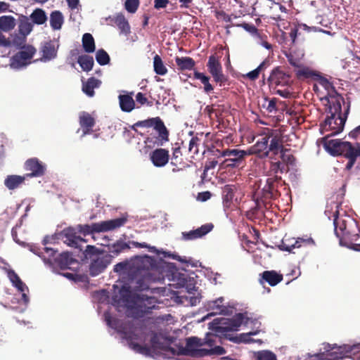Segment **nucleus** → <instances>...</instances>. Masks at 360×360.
<instances>
[{
  "instance_id": "nucleus-19",
  "label": "nucleus",
  "mask_w": 360,
  "mask_h": 360,
  "mask_svg": "<svg viewBox=\"0 0 360 360\" xmlns=\"http://www.w3.org/2000/svg\"><path fill=\"white\" fill-rule=\"evenodd\" d=\"M8 277L13 285L15 287L19 292H22V301L23 304L27 306L30 302V298L27 294L29 291L27 286L13 270L8 271Z\"/></svg>"
},
{
  "instance_id": "nucleus-12",
  "label": "nucleus",
  "mask_w": 360,
  "mask_h": 360,
  "mask_svg": "<svg viewBox=\"0 0 360 360\" xmlns=\"http://www.w3.org/2000/svg\"><path fill=\"white\" fill-rule=\"evenodd\" d=\"M36 53L32 46H25L10 58L9 65L13 70H21L31 63V60Z\"/></svg>"
},
{
  "instance_id": "nucleus-61",
  "label": "nucleus",
  "mask_w": 360,
  "mask_h": 360,
  "mask_svg": "<svg viewBox=\"0 0 360 360\" xmlns=\"http://www.w3.org/2000/svg\"><path fill=\"white\" fill-rule=\"evenodd\" d=\"M210 196H211L210 193L209 191H206V192L199 193L198 199L201 201H206L207 200L210 199Z\"/></svg>"
},
{
  "instance_id": "nucleus-26",
  "label": "nucleus",
  "mask_w": 360,
  "mask_h": 360,
  "mask_svg": "<svg viewBox=\"0 0 360 360\" xmlns=\"http://www.w3.org/2000/svg\"><path fill=\"white\" fill-rule=\"evenodd\" d=\"M168 321V319H165L164 316H158L155 319V320L153 319H148L146 321L145 323H142L143 326L147 328L149 332L152 334L161 333L163 336L167 337L165 334L162 333V324H164V321Z\"/></svg>"
},
{
  "instance_id": "nucleus-43",
  "label": "nucleus",
  "mask_w": 360,
  "mask_h": 360,
  "mask_svg": "<svg viewBox=\"0 0 360 360\" xmlns=\"http://www.w3.org/2000/svg\"><path fill=\"white\" fill-rule=\"evenodd\" d=\"M194 77L197 79L200 80V82L204 85V90L206 93H210L213 91V86L210 83V77L206 76L205 74L195 72Z\"/></svg>"
},
{
  "instance_id": "nucleus-54",
  "label": "nucleus",
  "mask_w": 360,
  "mask_h": 360,
  "mask_svg": "<svg viewBox=\"0 0 360 360\" xmlns=\"http://www.w3.org/2000/svg\"><path fill=\"white\" fill-rule=\"evenodd\" d=\"M11 44V41L2 34L1 31H0V46L9 47Z\"/></svg>"
},
{
  "instance_id": "nucleus-35",
  "label": "nucleus",
  "mask_w": 360,
  "mask_h": 360,
  "mask_svg": "<svg viewBox=\"0 0 360 360\" xmlns=\"http://www.w3.org/2000/svg\"><path fill=\"white\" fill-rule=\"evenodd\" d=\"M262 278L271 286L276 285L283 279V276L274 271H265L262 274Z\"/></svg>"
},
{
  "instance_id": "nucleus-17",
  "label": "nucleus",
  "mask_w": 360,
  "mask_h": 360,
  "mask_svg": "<svg viewBox=\"0 0 360 360\" xmlns=\"http://www.w3.org/2000/svg\"><path fill=\"white\" fill-rule=\"evenodd\" d=\"M207 66L209 72L216 82L222 83L226 80L221 63L215 56L212 55L209 57Z\"/></svg>"
},
{
  "instance_id": "nucleus-41",
  "label": "nucleus",
  "mask_w": 360,
  "mask_h": 360,
  "mask_svg": "<svg viewBox=\"0 0 360 360\" xmlns=\"http://www.w3.org/2000/svg\"><path fill=\"white\" fill-rule=\"evenodd\" d=\"M78 63L84 71L91 70L94 65V59L91 56L82 55L78 58Z\"/></svg>"
},
{
  "instance_id": "nucleus-8",
  "label": "nucleus",
  "mask_w": 360,
  "mask_h": 360,
  "mask_svg": "<svg viewBox=\"0 0 360 360\" xmlns=\"http://www.w3.org/2000/svg\"><path fill=\"white\" fill-rule=\"evenodd\" d=\"M324 349L323 352L314 355L313 360H340L353 356L359 360L360 358V343L340 346L327 345Z\"/></svg>"
},
{
  "instance_id": "nucleus-21",
  "label": "nucleus",
  "mask_w": 360,
  "mask_h": 360,
  "mask_svg": "<svg viewBox=\"0 0 360 360\" xmlns=\"http://www.w3.org/2000/svg\"><path fill=\"white\" fill-rule=\"evenodd\" d=\"M269 137L267 136H262L259 138L256 142V143L252 146L248 150H246L248 153V155L252 154H257L259 155L262 152H264L260 156L262 158L267 157L269 155V150H266L268 148Z\"/></svg>"
},
{
  "instance_id": "nucleus-62",
  "label": "nucleus",
  "mask_w": 360,
  "mask_h": 360,
  "mask_svg": "<svg viewBox=\"0 0 360 360\" xmlns=\"http://www.w3.org/2000/svg\"><path fill=\"white\" fill-rule=\"evenodd\" d=\"M218 164L217 160H212L207 162L205 165V169L209 170L211 169H214Z\"/></svg>"
},
{
  "instance_id": "nucleus-4",
  "label": "nucleus",
  "mask_w": 360,
  "mask_h": 360,
  "mask_svg": "<svg viewBox=\"0 0 360 360\" xmlns=\"http://www.w3.org/2000/svg\"><path fill=\"white\" fill-rule=\"evenodd\" d=\"M246 326L252 328V330L243 333L240 335L242 341L244 342H259L262 343V340L251 338V336L256 335L259 333L261 323L256 319L249 318L247 314H238L232 319H216L212 323L213 328L217 332L234 331L238 330L241 326Z\"/></svg>"
},
{
  "instance_id": "nucleus-1",
  "label": "nucleus",
  "mask_w": 360,
  "mask_h": 360,
  "mask_svg": "<svg viewBox=\"0 0 360 360\" xmlns=\"http://www.w3.org/2000/svg\"><path fill=\"white\" fill-rule=\"evenodd\" d=\"M137 273L130 284L114 285L115 295L112 304L121 311L125 309L127 316L135 318L142 316L150 310L156 309L160 302L155 296L149 294L136 293L132 289L143 291L150 288L153 282H160L165 277L155 266V259L148 255L141 256L136 259Z\"/></svg>"
},
{
  "instance_id": "nucleus-11",
  "label": "nucleus",
  "mask_w": 360,
  "mask_h": 360,
  "mask_svg": "<svg viewBox=\"0 0 360 360\" xmlns=\"http://www.w3.org/2000/svg\"><path fill=\"white\" fill-rule=\"evenodd\" d=\"M330 136H326L323 139V144L325 149L333 155H350V153H356L357 150H353L356 148L355 145H352L347 141H342L339 139H328Z\"/></svg>"
},
{
  "instance_id": "nucleus-51",
  "label": "nucleus",
  "mask_w": 360,
  "mask_h": 360,
  "mask_svg": "<svg viewBox=\"0 0 360 360\" xmlns=\"http://www.w3.org/2000/svg\"><path fill=\"white\" fill-rule=\"evenodd\" d=\"M139 5V0H126L124 4L125 9L131 13H134Z\"/></svg>"
},
{
  "instance_id": "nucleus-49",
  "label": "nucleus",
  "mask_w": 360,
  "mask_h": 360,
  "mask_svg": "<svg viewBox=\"0 0 360 360\" xmlns=\"http://www.w3.org/2000/svg\"><path fill=\"white\" fill-rule=\"evenodd\" d=\"M96 60L101 65H105L109 63L110 57L106 51L100 49L96 53Z\"/></svg>"
},
{
  "instance_id": "nucleus-9",
  "label": "nucleus",
  "mask_w": 360,
  "mask_h": 360,
  "mask_svg": "<svg viewBox=\"0 0 360 360\" xmlns=\"http://www.w3.org/2000/svg\"><path fill=\"white\" fill-rule=\"evenodd\" d=\"M85 257L91 260L89 271L95 276L103 272L111 263L112 256L107 252L100 251L96 247L87 245L84 252Z\"/></svg>"
},
{
  "instance_id": "nucleus-31",
  "label": "nucleus",
  "mask_w": 360,
  "mask_h": 360,
  "mask_svg": "<svg viewBox=\"0 0 360 360\" xmlns=\"http://www.w3.org/2000/svg\"><path fill=\"white\" fill-rule=\"evenodd\" d=\"M112 19L120 29L121 34L127 36L130 33V26L123 14L117 13Z\"/></svg>"
},
{
  "instance_id": "nucleus-55",
  "label": "nucleus",
  "mask_w": 360,
  "mask_h": 360,
  "mask_svg": "<svg viewBox=\"0 0 360 360\" xmlns=\"http://www.w3.org/2000/svg\"><path fill=\"white\" fill-rule=\"evenodd\" d=\"M241 27H243L246 31L251 33L252 37L258 32L257 29L252 25L244 23L241 25Z\"/></svg>"
},
{
  "instance_id": "nucleus-18",
  "label": "nucleus",
  "mask_w": 360,
  "mask_h": 360,
  "mask_svg": "<svg viewBox=\"0 0 360 360\" xmlns=\"http://www.w3.org/2000/svg\"><path fill=\"white\" fill-rule=\"evenodd\" d=\"M25 169L31 172V173L25 174L27 178L38 177L44 175L46 165L37 158H30L25 162Z\"/></svg>"
},
{
  "instance_id": "nucleus-16",
  "label": "nucleus",
  "mask_w": 360,
  "mask_h": 360,
  "mask_svg": "<svg viewBox=\"0 0 360 360\" xmlns=\"http://www.w3.org/2000/svg\"><path fill=\"white\" fill-rule=\"evenodd\" d=\"M314 241L311 237L295 238H284L280 245V249L291 252L293 249L299 248L302 245H314Z\"/></svg>"
},
{
  "instance_id": "nucleus-3",
  "label": "nucleus",
  "mask_w": 360,
  "mask_h": 360,
  "mask_svg": "<svg viewBox=\"0 0 360 360\" xmlns=\"http://www.w3.org/2000/svg\"><path fill=\"white\" fill-rule=\"evenodd\" d=\"M169 290L172 292L173 298L184 306H195L200 302L201 296L198 292L193 278L186 274L174 272L168 276Z\"/></svg>"
},
{
  "instance_id": "nucleus-37",
  "label": "nucleus",
  "mask_w": 360,
  "mask_h": 360,
  "mask_svg": "<svg viewBox=\"0 0 360 360\" xmlns=\"http://www.w3.org/2000/svg\"><path fill=\"white\" fill-rule=\"evenodd\" d=\"M101 81L94 78H89L85 83L83 84L82 91L88 96L92 97L94 95V89L98 88L101 85Z\"/></svg>"
},
{
  "instance_id": "nucleus-33",
  "label": "nucleus",
  "mask_w": 360,
  "mask_h": 360,
  "mask_svg": "<svg viewBox=\"0 0 360 360\" xmlns=\"http://www.w3.org/2000/svg\"><path fill=\"white\" fill-rule=\"evenodd\" d=\"M18 29L20 34L26 37L32 31L33 24L30 21L28 17L21 15L19 17Z\"/></svg>"
},
{
  "instance_id": "nucleus-6",
  "label": "nucleus",
  "mask_w": 360,
  "mask_h": 360,
  "mask_svg": "<svg viewBox=\"0 0 360 360\" xmlns=\"http://www.w3.org/2000/svg\"><path fill=\"white\" fill-rule=\"evenodd\" d=\"M333 224L335 226V233L340 238V245L349 249L360 251V244L354 243L359 238L358 233H352L349 229H356V222L348 218L344 219L338 217V211L334 213Z\"/></svg>"
},
{
  "instance_id": "nucleus-14",
  "label": "nucleus",
  "mask_w": 360,
  "mask_h": 360,
  "mask_svg": "<svg viewBox=\"0 0 360 360\" xmlns=\"http://www.w3.org/2000/svg\"><path fill=\"white\" fill-rule=\"evenodd\" d=\"M207 310L210 311V313L206 316L202 318V321H205L210 316L216 314H224L228 315L233 312V307L226 305L224 303V298L219 297L215 300L209 301L205 305Z\"/></svg>"
},
{
  "instance_id": "nucleus-7",
  "label": "nucleus",
  "mask_w": 360,
  "mask_h": 360,
  "mask_svg": "<svg viewBox=\"0 0 360 360\" xmlns=\"http://www.w3.org/2000/svg\"><path fill=\"white\" fill-rule=\"evenodd\" d=\"M328 114L323 124H321L320 131L321 134L330 132L327 136L338 134L343 130L346 121V116L341 115V104L339 98H332L328 101Z\"/></svg>"
},
{
  "instance_id": "nucleus-58",
  "label": "nucleus",
  "mask_w": 360,
  "mask_h": 360,
  "mask_svg": "<svg viewBox=\"0 0 360 360\" xmlns=\"http://www.w3.org/2000/svg\"><path fill=\"white\" fill-rule=\"evenodd\" d=\"M66 1L71 10L77 9L79 6V0H66Z\"/></svg>"
},
{
  "instance_id": "nucleus-40",
  "label": "nucleus",
  "mask_w": 360,
  "mask_h": 360,
  "mask_svg": "<svg viewBox=\"0 0 360 360\" xmlns=\"http://www.w3.org/2000/svg\"><path fill=\"white\" fill-rule=\"evenodd\" d=\"M153 68L157 75H165L167 72V68L164 65L160 56L155 55L153 58Z\"/></svg>"
},
{
  "instance_id": "nucleus-48",
  "label": "nucleus",
  "mask_w": 360,
  "mask_h": 360,
  "mask_svg": "<svg viewBox=\"0 0 360 360\" xmlns=\"http://www.w3.org/2000/svg\"><path fill=\"white\" fill-rule=\"evenodd\" d=\"M253 38L257 44L262 46L268 50L271 49V45L266 41L267 37L266 35L261 34L259 32H257L253 36Z\"/></svg>"
},
{
  "instance_id": "nucleus-53",
  "label": "nucleus",
  "mask_w": 360,
  "mask_h": 360,
  "mask_svg": "<svg viewBox=\"0 0 360 360\" xmlns=\"http://www.w3.org/2000/svg\"><path fill=\"white\" fill-rule=\"evenodd\" d=\"M274 180L273 178H269L266 179V185L263 188V191L266 193L271 194L272 191L274 189Z\"/></svg>"
},
{
  "instance_id": "nucleus-38",
  "label": "nucleus",
  "mask_w": 360,
  "mask_h": 360,
  "mask_svg": "<svg viewBox=\"0 0 360 360\" xmlns=\"http://www.w3.org/2000/svg\"><path fill=\"white\" fill-rule=\"evenodd\" d=\"M32 22L36 25H43L47 20L45 11L41 8H36L30 15Z\"/></svg>"
},
{
  "instance_id": "nucleus-45",
  "label": "nucleus",
  "mask_w": 360,
  "mask_h": 360,
  "mask_svg": "<svg viewBox=\"0 0 360 360\" xmlns=\"http://www.w3.org/2000/svg\"><path fill=\"white\" fill-rule=\"evenodd\" d=\"M304 56V53L302 51H292L289 54H287V58L289 63L295 66L300 67L301 65V59Z\"/></svg>"
},
{
  "instance_id": "nucleus-2",
  "label": "nucleus",
  "mask_w": 360,
  "mask_h": 360,
  "mask_svg": "<svg viewBox=\"0 0 360 360\" xmlns=\"http://www.w3.org/2000/svg\"><path fill=\"white\" fill-rule=\"evenodd\" d=\"M104 317L107 325L117 332L134 352L146 356H169L175 354L169 338L161 333H150L138 319L120 323L108 311L104 314Z\"/></svg>"
},
{
  "instance_id": "nucleus-36",
  "label": "nucleus",
  "mask_w": 360,
  "mask_h": 360,
  "mask_svg": "<svg viewBox=\"0 0 360 360\" xmlns=\"http://www.w3.org/2000/svg\"><path fill=\"white\" fill-rule=\"evenodd\" d=\"M64 242L70 246H76L79 240L82 239L77 236V232L73 228H68L63 231Z\"/></svg>"
},
{
  "instance_id": "nucleus-50",
  "label": "nucleus",
  "mask_w": 360,
  "mask_h": 360,
  "mask_svg": "<svg viewBox=\"0 0 360 360\" xmlns=\"http://www.w3.org/2000/svg\"><path fill=\"white\" fill-rule=\"evenodd\" d=\"M353 150L354 151L357 150V152L356 153H352L351 156L350 155H345L347 158L349 159V162L346 166V168L347 169H349L350 168H352V167L354 164L356 158L357 157L360 156V146H359V144L356 143V148Z\"/></svg>"
},
{
  "instance_id": "nucleus-20",
  "label": "nucleus",
  "mask_w": 360,
  "mask_h": 360,
  "mask_svg": "<svg viewBox=\"0 0 360 360\" xmlns=\"http://www.w3.org/2000/svg\"><path fill=\"white\" fill-rule=\"evenodd\" d=\"M58 44L53 41L44 43L41 48V57L40 61L46 63L55 59L57 56Z\"/></svg>"
},
{
  "instance_id": "nucleus-39",
  "label": "nucleus",
  "mask_w": 360,
  "mask_h": 360,
  "mask_svg": "<svg viewBox=\"0 0 360 360\" xmlns=\"http://www.w3.org/2000/svg\"><path fill=\"white\" fill-rule=\"evenodd\" d=\"M82 46L84 51L87 53H92L95 51V43L92 35L86 33L82 37Z\"/></svg>"
},
{
  "instance_id": "nucleus-60",
  "label": "nucleus",
  "mask_w": 360,
  "mask_h": 360,
  "mask_svg": "<svg viewBox=\"0 0 360 360\" xmlns=\"http://www.w3.org/2000/svg\"><path fill=\"white\" fill-rule=\"evenodd\" d=\"M136 100L138 103H139L141 105H143L147 102V98L145 96V95L141 92L138 93L136 95Z\"/></svg>"
},
{
  "instance_id": "nucleus-30",
  "label": "nucleus",
  "mask_w": 360,
  "mask_h": 360,
  "mask_svg": "<svg viewBox=\"0 0 360 360\" xmlns=\"http://www.w3.org/2000/svg\"><path fill=\"white\" fill-rule=\"evenodd\" d=\"M27 177L25 175H8L4 180L5 186L9 190H14L20 186Z\"/></svg>"
},
{
  "instance_id": "nucleus-52",
  "label": "nucleus",
  "mask_w": 360,
  "mask_h": 360,
  "mask_svg": "<svg viewBox=\"0 0 360 360\" xmlns=\"http://www.w3.org/2000/svg\"><path fill=\"white\" fill-rule=\"evenodd\" d=\"M264 65L265 62L264 61L256 69L247 73L245 76L250 80H255L259 77V75Z\"/></svg>"
},
{
  "instance_id": "nucleus-25",
  "label": "nucleus",
  "mask_w": 360,
  "mask_h": 360,
  "mask_svg": "<svg viewBox=\"0 0 360 360\" xmlns=\"http://www.w3.org/2000/svg\"><path fill=\"white\" fill-rule=\"evenodd\" d=\"M289 81V77L288 75L281 71L279 68L274 69L269 77V82L271 86H285L288 84Z\"/></svg>"
},
{
  "instance_id": "nucleus-24",
  "label": "nucleus",
  "mask_w": 360,
  "mask_h": 360,
  "mask_svg": "<svg viewBox=\"0 0 360 360\" xmlns=\"http://www.w3.org/2000/svg\"><path fill=\"white\" fill-rule=\"evenodd\" d=\"M79 117L82 136L91 133L92 131V127L95 124L94 117L86 112H80Z\"/></svg>"
},
{
  "instance_id": "nucleus-44",
  "label": "nucleus",
  "mask_w": 360,
  "mask_h": 360,
  "mask_svg": "<svg viewBox=\"0 0 360 360\" xmlns=\"http://www.w3.org/2000/svg\"><path fill=\"white\" fill-rule=\"evenodd\" d=\"M271 151L275 155L281 153V158L284 159V153L282 149V145L278 139L276 137H274L271 139L269 146V152Z\"/></svg>"
},
{
  "instance_id": "nucleus-10",
  "label": "nucleus",
  "mask_w": 360,
  "mask_h": 360,
  "mask_svg": "<svg viewBox=\"0 0 360 360\" xmlns=\"http://www.w3.org/2000/svg\"><path fill=\"white\" fill-rule=\"evenodd\" d=\"M126 222L127 218L125 217H121L114 219L94 223L90 225H79L77 229L79 232L86 236L94 233L112 231L122 226Z\"/></svg>"
},
{
  "instance_id": "nucleus-59",
  "label": "nucleus",
  "mask_w": 360,
  "mask_h": 360,
  "mask_svg": "<svg viewBox=\"0 0 360 360\" xmlns=\"http://www.w3.org/2000/svg\"><path fill=\"white\" fill-rule=\"evenodd\" d=\"M168 0H155V8L157 9L163 8L167 6Z\"/></svg>"
},
{
  "instance_id": "nucleus-27",
  "label": "nucleus",
  "mask_w": 360,
  "mask_h": 360,
  "mask_svg": "<svg viewBox=\"0 0 360 360\" xmlns=\"http://www.w3.org/2000/svg\"><path fill=\"white\" fill-rule=\"evenodd\" d=\"M132 96L133 92L119 96L118 98L120 106L123 112H129L134 109L135 102L133 99Z\"/></svg>"
},
{
  "instance_id": "nucleus-32",
  "label": "nucleus",
  "mask_w": 360,
  "mask_h": 360,
  "mask_svg": "<svg viewBox=\"0 0 360 360\" xmlns=\"http://www.w3.org/2000/svg\"><path fill=\"white\" fill-rule=\"evenodd\" d=\"M16 25V20L12 15H2L0 17V31L8 32L13 30Z\"/></svg>"
},
{
  "instance_id": "nucleus-5",
  "label": "nucleus",
  "mask_w": 360,
  "mask_h": 360,
  "mask_svg": "<svg viewBox=\"0 0 360 360\" xmlns=\"http://www.w3.org/2000/svg\"><path fill=\"white\" fill-rule=\"evenodd\" d=\"M219 338L212 333H207L203 339L191 337L187 339L186 349L194 356L202 357L212 354L221 355L225 354V349L215 344Z\"/></svg>"
},
{
  "instance_id": "nucleus-63",
  "label": "nucleus",
  "mask_w": 360,
  "mask_h": 360,
  "mask_svg": "<svg viewBox=\"0 0 360 360\" xmlns=\"http://www.w3.org/2000/svg\"><path fill=\"white\" fill-rule=\"evenodd\" d=\"M126 267V264L124 263H118L114 267V271L116 272H121L122 271L124 268Z\"/></svg>"
},
{
  "instance_id": "nucleus-15",
  "label": "nucleus",
  "mask_w": 360,
  "mask_h": 360,
  "mask_svg": "<svg viewBox=\"0 0 360 360\" xmlns=\"http://www.w3.org/2000/svg\"><path fill=\"white\" fill-rule=\"evenodd\" d=\"M44 250L46 253L49 255V258L43 257L44 262L52 264L53 261L57 263L60 268H67L72 264V258L69 252H64L60 254L57 257L52 259L55 255L56 251L52 248H45Z\"/></svg>"
},
{
  "instance_id": "nucleus-42",
  "label": "nucleus",
  "mask_w": 360,
  "mask_h": 360,
  "mask_svg": "<svg viewBox=\"0 0 360 360\" xmlns=\"http://www.w3.org/2000/svg\"><path fill=\"white\" fill-rule=\"evenodd\" d=\"M176 63L181 70H191L194 65V60L189 57L176 58Z\"/></svg>"
},
{
  "instance_id": "nucleus-57",
  "label": "nucleus",
  "mask_w": 360,
  "mask_h": 360,
  "mask_svg": "<svg viewBox=\"0 0 360 360\" xmlns=\"http://www.w3.org/2000/svg\"><path fill=\"white\" fill-rule=\"evenodd\" d=\"M319 82L327 91L333 88L331 84L325 78H321Z\"/></svg>"
},
{
  "instance_id": "nucleus-56",
  "label": "nucleus",
  "mask_w": 360,
  "mask_h": 360,
  "mask_svg": "<svg viewBox=\"0 0 360 360\" xmlns=\"http://www.w3.org/2000/svg\"><path fill=\"white\" fill-rule=\"evenodd\" d=\"M266 110L269 112H272L276 110V100L275 98L269 100L266 106Z\"/></svg>"
},
{
  "instance_id": "nucleus-28",
  "label": "nucleus",
  "mask_w": 360,
  "mask_h": 360,
  "mask_svg": "<svg viewBox=\"0 0 360 360\" xmlns=\"http://www.w3.org/2000/svg\"><path fill=\"white\" fill-rule=\"evenodd\" d=\"M137 125L141 127L155 126V129L159 131V134L162 139H164V136L167 134V129L163 122L158 117L140 122L137 123Z\"/></svg>"
},
{
  "instance_id": "nucleus-23",
  "label": "nucleus",
  "mask_w": 360,
  "mask_h": 360,
  "mask_svg": "<svg viewBox=\"0 0 360 360\" xmlns=\"http://www.w3.org/2000/svg\"><path fill=\"white\" fill-rule=\"evenodd\" d=\"M169 152L163 148L156 149L150 155L153 164L158 167L165 166L169 161Z\"/></svg>"
},
{
  "instance_id": "nucleus-64",
  "label": "nucleus",
  "mask_w": 360,
  "mask_h": 360,
  "mask_svg": "<svg viewBox=\"0 0 360 360\" xmlns=\"http://www.w3.org/2000/svg\"><path fill=\"white\" fill-rule=\"evenodd\" d=\"M350 135L352 137H356L360 135V125L354 129L351 132Z\"/></svg>"
},
{
  "instance_id": "nucleus-46",
  "label": "nucleus",
  "mask_w": 360,
  "mask_h": 360,
  "mask_svg": "<svg viewBox=\"0 0 360 360\" xmlns=\"http://www.w3.org/2000/svg\"><path fill=\"white\" fill-rule=\"evenodd\" d=\"M129 248V246L122 241H117L115 243L108 245V251L110 253L113 254L114 255H117L122 250Z\"/></svg>"
},
{
  "instance_id": "nucleus-34",
  "label": "nucleus",
  "mask_w": 360,
  "mask_h": 360,
  "mask_svg": "<svg viewBox=\"0 0 360 360\" xmlns=\"http://www.w3.org/2000/svg\"><path fill=\"white\" fill-rule=\"evenodd\" d=\"M64 23V16L59 11H54L50 14V26L53 30H60Z\"/></svg>"
},
{
  "instance_id": "nucleus-29",
  "label": "nucleus",
  "mask_w": 360,
  "mask_h": 360,
  "mask_svg": "<svg viewBox=\"0 0 360 360\" xmlns=\"http://www.w3.org/2000/svg\"><path fill=\"white\" fill-rule=\"evenodd\" d=\"M133 245L136 248H146L148 249V250L150 252H154V253H156L157 255L162 253L164 255V257H167V256L171 257L174 259L178 260V261L181 262V263L187 262V259L186 257H181L180 256H179L177 255H174V254H172V255L168 254L165 252H161V251L157 250V248L155 246H150V245H147L146 243H138V242H133Z\"/></svg>"
},
{
  "instance_id": "nucleus-13",
  "label": "nucleus",
  "mask_w": 360,
  "mask_h": 360,
  "mask_svg": "<svg viewBox=\"0 0 360 360\" xmlns=\"http://www.w3.org/2000/svg\"><path fill=\"white\" fill-rule=\"evenodd\" d=\"M247 155H248V153L246 150L238 149L224 150L221 152V156L228 157V158L221 163L220 168L238 167Z\"/></svg>"
},
{
  "instance_id": "nucleus-47",
  "label": "nucleus",
  "mask_w": 360,
  "mask_h": 360,
  "mask_svg": "<svg viewBox=\"0 0 360 360\" xmlns=\"http://www.w3.org/2000/svg\"><path fill=\"white\" fill-rule=\"evenodd\" d=\"M256 360H277L274 353L269 350H262L255 353Z\"/></svg>"
},
{
  "instance_id": "nucleus-22",
  "label": "nucleus",
  "mask_w": 360,
  "mask_h": 360,
  "mask_svg": "<svg viewBox=\"0 0 360 360\" xmlns=\"http://www.w3.org/2000/svg\"><path fill=\"white\" fill-rule=\"evenodd\" d=\"M213 228L212 224H207L188 232H183L182 237L186 240H192L200 238L208 233Z\"/></svg>"
}]
</instances>
